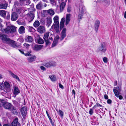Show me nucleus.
<instances>
[{
	"label": "nucleus",
	"instance_id": "55",
	"mask_svg": "<svg viewBox=\"0 0 126 126\" xmlns=\"http://www.w3.org/2000/svg\"><path fill=\"white\" fill-rule=\"evenodd\" d=\"M59 87L60 88H61L62 89H63L64 88L63 86L60 83H59Z\"/></svg>",
	"mask_w": 126,
	"mask_h": 126
},
{
	"label": "nucleus",
	"instance_id": "63",
	"mask_svg": "<svg viewBox=\"0 0 126 126\" xmlns=\"http://www.w3.org/2000/svg\"><path fill=\"white\" fill-rule=\"evenodd\" d=\"M67 12H70L71 10H70V8H69V7H68V8H67Z\"/></svg>",
	"mask_w": 126,
	"mask_h": 126
},
{
	"label": "nucleus",
	"instance_id": "36",
	"mask_svg": "<svg viewBox=\"0 0 126 126\" xmlns=\"http://www.w3.org/2000/svg\"><path fill=\"white\" fill-rule=\"evenodd\" d=\"M6 15L5 11L3 10H0V15L3 17H5Z\"/></svg>",
	"mask_w": 126,
	"mask_h": 126
},
{
	"label": "nucleus",
	"instance_id": "22",
	"mask_svg": "<svg viewBox=\"0 0 126 126\" xmlns=\"http://www.w3.org/2000/svg\"><path fill=\"white\" fill-rule=\"evenodd\" d=\"M14 92L13 94L15 95V96L18 94L20 93V91L19 90L17 87L15 86L13 88Z\"/></svg>",
	"mask_w": 126,
	"mask_h": 126
},
{
	"label": "nucleus",
	"instance_id": "58",
	"mask_svg": "<svg viewBox=\"0 0 126 126\" xmlns=\"http://www.w3.org/2000/svg\"><path fill=\"white\" fill-rule=\"evenodd\" d=\"M41 69L43 70H46V68L43 66H41L40 67Z\"/></svg>",
	"mask_w": 126,
	"mask_h": 126
},
{
	"label": "nucleus",
	"instance_id": "41",
	"mask_svg": "<svg viewBox=\"0 0 126 126\" xmlns=\"http://www.w3.org/2000/svg\"><path fill=\"white\" fill-rule=\"evenodd\" d=\"M29 31L30 32H34L35 31V30L32 27H29Z\"/></svg>",
	"mask_w": 126,
	"mask_h": 126
},
{
	"label": "nucleus",
	"instance_id": "43",
	"mask_svg": "<svg viewBox=\"0 0 126 126\" xmlns=\"http://www.w3.org/2000/svg\"><path fill=\"white\" fill-rule=\"evenodd\" d=\"M94 108H93V107L92 108V109H90V110L89 111V114L91 115H92L94 112Z\"/></svg>",
	"mask_w": 126,
	"mask_h": 126
},
{
	"label": "nucleus",
	"instance_id": "34",
	"mask_svg": "<svg viewBox=\"0 0 126 126\" xmlns=\"http://www.w3.org/2000/svg\"><path fill=\"white\" fill-rule=\"evenodd\" d=\"M14 4L15 6H22L23 4V3H22L20 1H19V2L16 1L14 2Z\"/></svg>",
	"mask_w": 126,
	"mask_h": 126
},
{
	"label": "nucleus",
	"instance_id": "14",
	"mask_svg": "<svg viewBox=\"0 0 126 126\" xmlns=\"http://www.w3.org/2000/svg\"><path fill=\"white\" fill-rule=\"evenodd\" d=\"M8 6V3L5 1L0 2V9H6Z\"/></svg>",
	"mask_w": 126,
	"mask_h": 126
},
{
	"label": "nucleus",
	"instance_id": "10",
	"mask_svg": "<svg viewBox=\"0 0 126 126\" xmlns=\"http://www.w3.org/2000/svg\"><path fill=\"white\" fill-rule=\"evenodd\" d=\"M121 87H116L113 89V91L116 96L118 95V94H120L121 91Z\"/></svg>",
	"mask_w": 126,
	"mask_h": 126
},
{
	"label": "nucleus",
	"instance_id": "62",
	"mask_svg": "<svg viewBox=\"0 0 126 126\" xmlns=\"http://www.w3.org/2000/svg\"><path fill=\"white\" fill-rule=\"evenodd\" d=\"M19 1H20L22 3H23L24 1H25L26 0H19Z\"/></svg>",
	"mask_w": 126,
	"mask_h": 126
},
{
	"label": "nucleus",
	"instance_id": "35",
	"mask_svg": "<svg viewBox=\"0 0 126 126\" xmlns=\"http://www.w3.org/2000/svg\"><path fill=\"white\" fill-rule=\"evenodd\" d=\"M40 23L38 21H35L33 24L35 28L38 27L40 25Z\"/></svg>",
	"mask_w": 126,
	"mask_h": 126
},
{
	"label": "nucleus",
	"instance_id": "42",
	"mask_svg": "<svg viewBox=\"0 0 126 126\" xmlns=\"http://www.w3.org/2000/svg\"><path fill=\"white\" fill-rule=\"evenodd\" d=\"M99 107H102V105H101L99 103H97L93 107V108H96Z\"/></svg>",
	"mask_w": 126,
	"mask_h": 126
},
{
	"label": "nucleus",
	"instance_id": "8",
	"mask_svg": "<svg viewBox=\"0 0 126 126\" xmlns=\"http://www.w3.org/2000/svg\"><path fill=\"white\" fill-rule=\"evenodd\" d=\"M7 44L9 45L10 46L13 47H17L18 46L17 43L14 41L11 40L10 39Z\"/></svg>",
	"mask_w": 126,
	"mask_h": 126
},
{
	"label": "nucleus",
	"instance_id": "2",
	"mask_svg": "<svg viewBox=\"0 0 126 126\" xmlns=\"http://www.w3.org/2000/svg\"><path fill=\"white\" fill-rule=\"evenodd\" d=\"M49 33V32H47L44 34V39L46 42L47 45H50L51 42L52 41V37H49L48 38Z\"/></svg>",
	"mask_w": 126,
	"mask_h": 126
},
{
	"label": "nucleus",
	"instance_id": "17",
	"mask_svg": "<svg viewBox=\"0 0 126 126\" xmlns=\"http://www.w3.org/2000/svg\"><path fill=\"white\" fill-rule=\"evenodd\" d=\"M17 14L15 12H13L11 14V19L13 21H16L18 18Z\"/></svg>",
	"mask_w": 126,
	"mask_h": 126
},
{
	"label": "nucleus",
	"instance_id": "19",
	"mask_svg": "<svg viewBox=\"0 0 126 126\" xmlns=\"http://www.w3.org/2000/svg\"><path fill=\"white\" fill-rule=\"evenodd\" d=\"M59 24H53L51 26V28H54L55 31L56 33L59 32Z\"/></svg>",
	"mask_w": 126,
	"mask_h": 126
},
{
	"label": "nucleus",
	"instance_id": "5",
	"mask_svg": "<svg viewBox=\"0 0 126 126\" xmlns=\"http://www.w3.org/2000/svg\"><path fill=\"white\" fill-rule=\"evenodd\" d=\"M106 46L104 42L101 43L98 49V51L105 52L107 50Z\"/></svg>",
	"mask_w": 126,
	"mask_h": 126
},
{
	"label": "nucleus",
	"instance_id": "15",
	"mask_svg": "<svg viewBox=\"0 0 126 126\" xmlns=\"http://www.w3.org/2000/svg\"><path fill=\"white\" fill-rule=\"evenodd\" d=\"M28 17L29 18L28 20V22H30L33 20L34 17V14L32 12H30L28 13Z\"/></svg>",
	"mask_w": 126,
	"mask_h": 126
},
{
	"label": "nucleus",
	"instance_id": "64",
	"mask_svg": "<svg viewBox=\"0 0 126 126\" xmlns=\"http://www.w3.org/2000/svg\"><path fill=\"white\" fill-rule=\"evenodd\" d=\"M124 17L125 18H126V11H125L124 13Z\"/></svg>",
	"mask_w": 126,
	"mask_h": 126
},
{
	"label": "nucleus",
	"instance_id": "3",
	"mask_svg": "<svg viewBox=\"0 0 126 126\" xmlns=\"http://www.w3.org/2000/svg\"><path fill=\"white\" fill-rule=\"evenodd\" d=\"M4 87H1V90H3L4 91L7 93L10 92L11 90V86L8 82H5L4 83Z\"/></svg>",
	"mask_w": 126,
	"mask_h": 126
},
{
	"label": "nucleus",
	"instance_id": "13",
	"mask_svg": "<svg viewBox=\"0 0 126 126\" xmlns=\"http://www.w3.org/2000/svg\"><path fill=\"white\" fill-rule=\"evenodd\" d=\"M47 13L51 16L53 15L54 14V11L51 9H49L47 11H44L43 12V15L44 16H47L46 13Z\"/></svg>",
	"mask_w": 126,
	"mask_h": 126
},
{
	"label": "nucleus",
	"instance_id": "38",
	"mask_svg": "<svg viewBox=\"0 0 126 126\" xmlns=\"http://www.w3.org/2000/svg\"><path fill=\"white\" fill-rule=\"evenodd\" d=\"M58 114L60 115L62 117H63V112L61 110H56Z\"/></svg>",
	"mask_w": 126,
	"mask_h": 126
},
{
	"label": "nucleus",
	"instance_id": "16",
	"mask_svg": "<svg viewBox=\"0 0 126 126\" xmlns=\"http://www.w3.org/2000/svg\"><path fill=\"white\" fill-rule=\"evenodd\" d=\"M21 112L23 117H25L27 113V108L24 107L21 109Z\"/></svg>",
	"mask_w": 126,
	"mask_h": 126
},
{
	"label": "nucleus",
	"instance_id": "56",
	"mask_svg": "<svg viewBox=\"0 0 126 126\" xmlns=\"http://www.w3.org/2000/svg\"><path fill=\"white\" fill-rule=\"evenodd\" d=\"M40 23L43 24H44L45 23L44 20L43 19H41L40 21Z\"/></svg>",
	"mask_w": 126,
	"mask_h": 126
},
{
	"label": "nucleus",
	"instance_id": "60",
	"mask_svg": "<svg viewBox=\"0 0 126 126\" xmlns=\"http://www.w3.org/2000/svg\"><path fill=\"white\" fill-rule=\"evenodd\" d=\"M72 94H74V95L75 96V90L73 89L72 90Z\"/></svg>",
	"mask_w": 126,
	"mask_h": 126
},
{
	"label": "nucleus",
	"instance_id": "61",
	"mask_svg": "<svg viewBox=\"0 0 126 126\" xmlns=\"http://www.w3.org/2000/svg\"><path fill=\"white\" fill-rule=\"evenodd\" d=\"M117 84V81H115L114 82V86H116Z\"/></svg>",
	"mask_w": 126,
	"mask_h": 126
},
{
	"label": "nucleus",
	"instance_id": "21",
	"mask_svg": "<svg viewBox=\"0 0 126 126\" xmlns=\"http://www.w3.org/2000/svg\"><path fill=\"white\" fill-rule=\"evenodd\" d=\"M100 24V22L98 20H96L94 24V27L96 32H97Z\"/></svg>",
	"mask_w": 126,
	"mask_h": 126
},
{
	"label": "nucleus",
	"instance_id": "51",
	"mask_svg": "<svg viewBox=\"0 0 126 126\" xmlns=\"http://www.w3.org/2000/svg\"><path fill=\"white\" fill-rule=\"evenodd\" d=\"M64 24H60V30H62V29L64 27Z\"/></svg>",
	"mask_w": 126,
	"mask_h": 126
},
{
	"label": "nucleus",
	"instance_id": "30",
	"mask_svg": "<svg viewBox=\"0 0 126 126\" xmlns=\"http://www.w3.org/2000/svg\"><path fill=\"white\" fill-rule=\"evenodd\" d=\"M18 119L17 118H16L12 123L11 126H17V122Z\"/></svg>",
	"mask_w": 126,
	"mask_h": 126
},
{
	"label": "nucleus",
	"instance_id": "25",
	"mask_svg": "<svg viewBox=\"0 0 126 126\" xmlns=\"http://www.w3.org/2000/svg\"><path fill=\"white\" fill-rule=\"evenodd\" d=\"M66 5V3L64 2H62L60 6V12H62L64 8Z\"/></svg>",
	"mask_w": 126,
	"mask_h": 126
},
{
	"label": "nucleus",
	"instance_id": "52",
	"mask_svg": "<svg viewBox=\"0 0 126 126\" xmlns=\"http://www.w3.org/2000/svg\"><path fill=\"white\" fill-rule=\"evenodd\" d=\"M50 3L52 4H56L54 0H50Z\"/></svg>",
	"mask_w": 126,
	"mask_h": 126
},
{
	"label": "nucleus",
	"instance_id": "46",
	"mask_svg": "<svg viewBox=\"0 0 126 126\" xmlns=\"http://www.w3.org/2000/svg\"><path fill=\"white\" fill-rule=\"evenodd\" d=\"M3 27L2 25V24L0 23V30L2 32H4V31H3V30L4 29H2Z\"/></svg>",
	"mask_w": 126,
	"mask_h": 126
},
{
	"label": "nucleus",
	"instance_id": "29",
	"mask_svg": "<svg viewBox=\"0 0 126 126\" xmlns=\"http://www.w3.org/2000/svg\"><path fill=\"white\" fill-rule=\"evenodd\" d=\"M47 24L48 25L49 27L52 23L51 17L50 16H48L47 18Z\"/></svg>",
	"mask_w": 126,
	"mask_h": 126
},
{
	"label": "nucleus",
	"instance_id": "6",
	"mask_svg": "<svg viewBox=\"0 0 126 126\" xmlns=\"http://www.w3.org/2000/svg\"><path fill=\"white\" fill-rule=\"evenodd\" d=\"M43 65L47 68H49L52 66H55L56 65V63L55 61H51L47 63H44Z\"/></svg>",
	"mask_w": 126,
	"mask_h": 126
},
{
	"label": "nucleus",
	"instance_id": "9",
	"mask_svg": "<svg viewBox=\"0 0 126 126\" xmlns=\"http://www.w3.org/2000/svg\"><path fill=\"white\" fill-rule=\"evenodd\" d=\"M46 29L45 26L41 25L37 29V31L41 34L43 33L46 31Z\"/></svg>",
	"mask_w": 126,
	"mask_h": 126
},
{
	"label": "nucleus",
	"instance_id": "28",
	"mask_svg": "<svg viewBox=\"0 0 126 126\" xmlns=\"http://www.w3.org/2000/svg\"><path fill=\"white\" fill-rule=\"evenodd\" d=\"M36 59L35 56L29 57L27 59L28 61L30 63H31L34 61Z\"/></svg>",
	"mask_w": 126,
	"mask_h": 126
},
{
	"label": "nucleus",
	"instance_id": "59",
	"mask_svg": "<svg viewBox=\"0 0 126 126\" xmlns=\"http://www.w3.org/2000/svg\"><path fill=\"white\" fill-rule=\"evenodd\" d=\"M104 98L106 99H107L108 98V96L106 94H105L104 95Z\"/></svg>",
	"mask_w": 126,
	"mask_h": 126
},
{
	"label": "nucleus",
	"instance_id": "23",
	"mask_svg": "<svg viewBox=\"0 0 126 126\" xmlns=\"http://www.w3.org/2000/svg\"><path fill=\"white\" fill-rule=\"evenodd\" d=\"M43 46L39 45H35L33 47V49L36 51H38L41 50Z\"/></svg>",
	"mask_w": 126,
	"mask_h": 126
},
{
	"label": "nucleus",
	"instance_id": "48",
	"mask_svg": "<svg viewBox=\"0 0 126 126\" xmlns=\"http://www.w3.org/2000/svg\"><path fill=\"white\" fill-rule=\"evenodd\" d=\"M103 61L105 63H107L108 62L107 58V57H104L103 58Z\"/></svg>",
	"mask_w": 126,
	"mask_h": 126
},
{
	"label": "nucleus",
	"instance_id": "12",
	"mask_svg": "<svg viewBox=\"0 0 126 126\" xmlns=\"http://www.w3.org/2000/svg\"><path fill=\"white\" fill-rule=\"evenodd\" d=\"M66 29L64 28L62 30L61 34V38H60L61 41L66 36Z\"/></svg>",
	"mask_w": 126,
	"mask_h": 126
},
{
	"label": "nucleus",
	"instance_id": "37",
	"mask_svg": "<svg viewBox=\"0 0 126 126\" xmlns=\"http://www.w3.org/2000/svg\"><path fill=\"white\" fill-rule=\"evenodd\" d=\"M26 41L27 42H32V38L30 36H28L26 39Z\"/></svg>",
	"mask_w": 126,
	"mask_h": 126
},
{
	"label": "nucleus",
	"instance_id": "40",
	"mask_svg": "<svg viewBox=\"0 0 126 126\" xmlns=\"http://www.w3.org/2000/svg\"><path fill=\"white\" fill-rule=\"evenodd\" d=\"M42 6V4L41 2H40L36 5V8L38 9H41Z\"/></svg>",
	"mask_w": 126,
	"mask_h": 126
},
{
	"label": "nucleus",
	"instance_id": "49",
	"mask_svg": "<svg viewBox=\"0 0 126 126\" xmlns=\"http://www.w3.org/2000/svg\"><path fill=\"white\" fill-rule=\"evenodd\" d=\"M119 94H118V95H117V96H116L117 97H119V99H120L121 100L123 99V96L121 95H119Z\"/></svg>",
	"mask_w": 126,
	"mask_h": 126
},
{
	"label": "nucleus",
	"instance_id": "1",
	"mask_svg": "<svg viewBox=\"0 0 126 126\" xmlns=\"http://www.w3.org/2000/svg\"><path fill=\"white\" fill-rule=\"evenodd\" d=\"M16 27L14 26L11 25L7 26L3 30L4 33H13L16 31Z\"/></svg>",
	"mask_w": 126,
	"mask_h": 126
},
{
	"label": "nucleus",
	"instance_id": "47",
	"mask_svg": "<svg viewBox=\"0 0 126 126\" xmlns=\"http://www.w3.org/2000/svg\"><path fill=\"white\" fill-rule=\"evenodd\" d=\"M16 10L17 12L19 14H20L21 13L22 10L20 8L17 9Z\"/></svg>",
	"mask_w": 126,
	"mask_h": 126
},
{
	"label": "nucleus",
	"instance_id": "53",
	"mask_svg": "<svg viewBox=\"0 0 126 126\" xmlns=\"http://www.w3.org/2000/svg\"><path fill=\"white\" fill-rule=\"evenodd\" d=\"M10 14L8 12L7 15V16L6 17V18L7 19H10Z\"/></svg>",
	"mask_w": 126,
	"mask_h": 126
},
{
	"label": "nucleus",
	"instance_id": "50",
	"mask_svg": "<svg viewBox=\"0 0 126 126\" xmlns=\"http://www.w3.org/2000/svg\"><path fill=\"white\" fill-rule=\"evenodd\" d=\"M50 122L52 126H55V124L54 123V122L52 120H50Z\"/></svg>",
	"mask_w": 126,
	"mask_h": 126
},
{
	"label": "nucleus",
	"instance_id": "57",
	"mask_svg": "<svg viewBox=\"0 0 126 126\" xmlns=\"http://www.w3.org/2000/svg\"><path fill=\"white\" fill-rule=\"evenodd\" d=\"M107 102L108 104H110L112 102V101L110 99H108V100Z\"/></svg>",
	"mask_w": 126,
	"mask_h": 126
},
{
	"label": "nucleus",
	"instance_id": "45",
	"mask_svg": "<svg viewBox=\"0 0 126 126\" xmlns=\"http://www.w3.org/2000/svg\"><path fill=\"white\" fill-rule=\"evenodd\" d=\"M65 18L64 17H63L62 18L61 20L60 24H64L65 22Z\"/></svg>",
	"mask_w": 126,
	"mask_h": 126
},
{
	"label": "nucleus",
	"instance_id": "54",
	"mask_svg": "<svg viewBox=\"0 0 126 126\" xmlns=\"http://www.w3.org/2000/svg\"><path fill=\"white\" fill-rule=\"evenodd\" d=\"M26 4L27 5H29L30 3V0H26Z\"/></svg>",
	"mask_w": 126,
	"mask_h": 126
},
{
	"label": "nucleus",
	"instance_id": "24",
	"mask_svg": "<svg viewBox=\"0 0 126 126\" xmlns=\"http://www.w3.org/2000/svg\"><path fill=\"white\" fill-rule=\"evenodd\" d=\"M70 14H67L66 15L65 23V24L66 25H67L68 24L70 21Z\"/></svg>",
	"mask_w": 126,
	"mask_h": 126
},
{
	"label": "nucleus",
	"instance_id": "20",
	"mask_svg": "<svg viewBox=\"0 0 126 126\" xmlns=\"http://www.w3.org/2000/svg\"><path fill=\"white\" fill-rule=\"evenodd\" d=\"M9 110L14 114L16 115L17 114V112L16 109L14 106L12 105Z\"/></svg>",
	"mask_w": 126,
	"mask_h": 126
},
{
	"label": "nucleus",
	"instance_id": "31",
	"mask_svg": "<svg viewBox=\"0 0 126 126\" xmlns=\"http://www.w3.org/2000/svg\"><path fill=\"white\" fill-rule=\"evenodd\" d=\"M25 28L23 26H21L19 28L18 31L19 33L22 34L25 32Z\"/></svg>",
	"mask_w": 126,
	"mask_h": 126
},
{
	"label": "nucleus",
	"instance_id": "7",
	"mask_svg": "<svg viewBox=\"0 0 126 126\" xmlns=\"http://www.w3.org/2000/svg\"><path fill=\"white\" fill-rule=\"evenodd\" d=\"M0 38L1 39L3 42L6 43V44L10 39V38L7 37L6 35L4 34L0 35Z\"/></svg>",
	"mask_w": 126,
	"mask_h": 126
},
{
	"label": "nucleus",
	"instance_id": "39",
	"mask_svg": "<svg viewBox=\"0 0 126 126\" xmlns=\"http://www.w3.org/2000/svg\"><path fill=\"white\" fill-rule=\"evenodd\" d=\"M37 41L38 43L40 44H43L44 42L43 40L40 37L38 39H37Z\"/></svg>",
	"mask_w": 126,
	"mask_h": 126
},
{
	"label": "nucleus",
	"instance_id": "18",
	"mask_svg": "<svg viewBox=\"0 0 126 126\" xmlns=\"http://www.w3.org/2000/svg\"><path fill=\"white\" fill-rule=\"evenodd\" d=\"M59 37L58 35L56 36L55 38L52 45V47L55 46L58 43Z\"/></svg>",
	"mask_w": 126,
	"mask_h": 126
},
{
	"label": "nucleus",
	"instance_id": "44",
	"mask_svg": "<svg viewBox=\"0 0 126 126\" xmlns=\"http://www.w3.org/2000/svg\"><path fill=\"white\" fill-rule=\"evenodd\" d=\"M23 46L24 47H25L26 48L28 49L29 48L30 45L27 44L25 43L23 44Z\"/></svg>",
	"mask_w": 126,
	"mask_h": 126
},
{
	"label": "nucleus",
	"instance_id": "4",
	"mask_svg": "<svg viewBox=\"0 0 126 126\" xmlns=\"http://www.w3.org/2000/svg\"><path fill=\"white\" fill-rule=\"evenodd\" d=\"M12 105L10 103L2 101L0 103V107H3L5 109L9 110Z\"/></svg>",
	"mask_w": 126,
	"mask_h": 126
},
{
	"label": "nucleus",
	"instance_id": "33",
	"mask_svg": "<svg viewBox=\"0 0 126 126\" xmlns=\"http://www.w3.org/2000/svg\"><path fill=\"white\" fill-rule=\"evenodd\" d=\"M49 78H50L51 80L53 82L57 80V79L55 75L49 76Z\"/></svg>",
	"mask_w": 126,
	"mask_h": 126
},
{
	"label": "nucleus",
	"instance_id": "32",
	"mask_svg": "<svg viewBox=\"0 0 126 126\" xmlns=\"http://www.w3.org/2000/svg\"><path fill=\"white\" fill-rule=\"evenodd\" d=\"M19 51L22 54L26 56H31V54L30 53V51L28 52L27 53H24L23 50L21 49L19 50Z\"/></svg>",
	"mask_w": 126,
	"mask_h": 126
},
{
	"label": "nucleus",
	"instance_id": "27",
	"mask_svg": "<svg viewBox=\"0 0 126 126\" xmlns=\"http://www.w3.org/2000/svg\"><path fill=\"white\" fill-rule=\"evenodd\" d=\"M54 23L53 24H59V17L58 16H55L53 18Z\"/></svg>",
	"mask_w": 126,
	"mask_h": 126
},
{
	"label": "nucleus",
	"instance_id": "26",
	"mask_svg": "<svg viewBox=\"0 0 126 126\" xmlns=\"http://www.w3.org/2000/svg\"><path fill=\"white\" fill-rule=\"evenodd\" d=\"M9 73L11 75V76L14 78L18 80L19 81H20V80L19 79V77L17 76L14 73H13L11 71H9Z\"/></svg>",
	"mask_w": 126,
	"mask_h": 126
},
{
	"label": "nucleus",
	"instance_id": "11",
	"mask_svg": "<svg viewBox=\"0 0 126 126\" xmlns=\"http://www.w3.org/2000/svg\"><path fill=\"white\" fill-rule=\"evenodd\" d=\"M79 7V14L78 18L79 19H81L83 14V7L81 6H80Z\"/></svg>",
	"mask_w": 126,
	"mask_h": 126
}]
</instances>
